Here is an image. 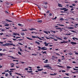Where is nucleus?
<instances>
[{
	"label": "nucleus",
	"mask_w": 78,
	"mask_h": 78,
	"mask_svg": "<svg viewBox=\"0 0 78 78\" xmlns=\"http://www.w3.org/2000/svg\"><path fill=\"white\" fill-rule=\"evenodd\" d=\"M70 44H72V45H75V44H76V43L74 42H70Z\"/></svg>",
	"instance_id": "obj_1"
},
{
	"label": "nucleus",
	"mask_w": 78,
	"mask_h": 78,
	"mask_svg": "<svg viewBox=\"0 0 78 78\" xmlns=\"http://www.w3.org/2000/svg\"><path fill=\"white\" fill-rule=\"evenodd\" d=\"M2 46L3 47H5V46H8V44L6 43L5 44H3Z\"/></svg>",
	"instance_id": "obj_2"
},
{
	"label": "nucleus",
	"mask_w": 78,
	"mask_h": 78,
	"mask_svg": "<svg viewBox=\"0 0 78 78\" xmlns=\"http://www.w3.org/2000/svg\"><path fill=\"white\" fill-rule=\"evenodd\" d=\"M72 39L74 41H76V40H78V38L75 37H73Z\"/></svg>",
	"instance_id": "obj_3"
},
{
	"label": "nucleus",
	"mask_w": 78,
	"mask_h": 78,
	"mask_svg": "<svg viewBox=\"0 0 78 78\" xmlns=\"http://www.w3.org/2000/svg\"><path fill=\"white\" fill-rule=\"evenodd\" d=\"M41 50H47V48H45L44 47H43L41 48Z\"/></svg>",
	"instance_id": "obj_4"
},
{
	"label": "nucleus",
	"mask_w": 78,
	"mask_h": 78,
	"mask_svg": "<svg viewBox=\"0 0 78 78\" xmlns=\"http://www.w3.org/2000/svg\"><path fill=\"white\" fill-rule=\"evenodd\" d=\"M58 6H59V7H62V6L60 3H58Z\"/></svg>",
	"instance_id": "obj_5"
},
{
	"label": "nucleus",
	"mask_w": 78,
	"mask_h": 78,
	"mask_svg": "<svg viewBox=\"0 0 78 78\" xmlns=\"http://www.w3.org/2000/svg\"><path fill=\"white\" fill-rule=\"evenodd\" d=\"M37 22L39 23H41V22H42V20H39L37 21Z\"/></svg>",
	"instance_id": "obj_6"
},
{
	"label": "nucleus",
	"mask_w": 78,
	"mask_h": 78,
	"mask_svg": "<svg viewBox=\"0 0 78 78\" xmlns=\"http://www.w3.org/2000/svg\"><path fill=\"white\" fill-rule=\"evenodd\" d=\"M8 46H10V45H12L13 44L12 43H8Z\"/></svg>",
	"instance_id": "obj_7"
},
{
	"label": "nucleus",
	"mask_w": 78,
	"mask_h": 78,
	"mask_svg": "<svg viewBox=\"0 0 78 78\" xmlns=\"http://www.w3.org/2000/svg\"><path fill=\"white\" fill-rule=\"evenodd\" d=\"M35 42V43H36V44H38V45H40V43H39V42L36 41Z\"/></svg>",
	"instance_id": "obj_8"
},
{
	"label": "nucleus",
	"mask_w": 78,
	"mask_h": 78,
	"mask_svg": "<svg viewBox=\"0 0 78 78\" xmlns=\"http://www.w3.org/2000/svg\"><path fill=\"white\" fill-rule=\"evenodd\" d=\"M47 62H48V60L46 59L45 61L44 62V63H47Z\"/></svg>",
	"instance_id": "obj_9"
},
{
	"label": "nucleus",
	"mask_w": 78,
	"mask_h": 78,
	"mask_svg": "<svg viewBox=\"0 0 78 78\" xmlns=\"http://www.w3.org/2000/svg\"><path fill=\"white\" fill-rule=\"evenodd\" d=\"M6 27H8L9 25V24L6 23L5 25H4Z\"/></svg>",
	"instance_id": "obj_10"
},
{
	"label": "nucleus",
	"mask_w": 78,
	"mask_h": 78,
	"mask_svg": "<svg viewBox=\"0 0 78 78\" xmlns=\"http://www.w3.org/2000/svg\"><path fill=\"white\" fill-rule=\"evenodd\" d=\"M42 70H43V69H37L38 71H42Z\"/></svg>",
	"instance_id": "obj_11"
},
{
	"label": "nucleus",
	"mask_w": 78,
	"mask_h": 78,
	"mask_svg": "<svg viewBox=\"0 0 78 78\" xmlns=\"http://www.w3.org/2000/svg\"><path fill=\"white\" fill-rule=\"evenodd\" d=\"M9 75V74L8 73H7L5 74V76H6V77H8V76Z\"/></svg>",
	"instance_id": "obj_12"
},
{
	"label": "nucleus",
	"mask_w": 78,
	"mask_h": 78,
	"mask_svg": "<svg viewBox=\"0 0 78 78\" xmlns=\"http://www.w3.org/2000/svg\"><path fill=\"white\" fill-rule=\"evenodd\" d=\"M56 38L57 39H59V40H61L62 41V40L61 38L59 37H57Z\"/></svg>",
	"instance_id": "obj_13"
},
{
	"label": "nucleus",
	"mask_w": 78,
	"mask_h": 78,
	"mask_svg": "<svg viewBox=\"0 0 78 78\" xmlns=\"http://www.w3.org/2000/svg\"><path fill=\"white\" fill-rule=\"evenodd\" d=\"M26 38L27 39H29V40H33V39H32L31 38H30L28 37H26Z\"/></svg>",
	"instance_id": "obj_14"
},
{
	"label": "nucleus",
	"mask_w": 78,
	"mask_h": 78,
	"mask_svg": "<svg viewBox=\"0 0 78 78\" xmlns=\"http://www.w3.org/2000/svg\"><path fill=\"white\" fill-rule=\"evenodd\" d=\"M67 69H71L72 68V67L70 66H67Z\"/></svg>",
	"instance_id": "obj_15"
},
{
	"label": "nucleus",
	"mask_w": 78,
	"mask_h": 78,
	"mask_svg": "<svg viewBox=\"0 0 78 78\" xmlns=\"http://www.w3.org/2000/svg\"><path fill=\"white\" fill-rule=\"evenodd\" d=\"M67 28L68 29H73V27H68Z\"/></svg>",
	"instance_id": "obj_16"
},
{
	"label": "nucleus",
	"mask_w": 78,
	"mask_h": 78,
	"mask_svg": "<svg viewBox=\"0 0 78 78\" xmlns=\"http://www.w3.org/2000/svg\"><path fill=\"white\" fill-rule=\"evenodd\" d=\"M7 20V21H8L9 22H12V21H11L10 20Z\"/></svg>",
	"instance_id": "obj_17"
},
{
	"label": "nucleus",
	"mask_w": 78,
	"mask_h": 78,
	"mask_svg": "<svg viewBox=\"0 0 78 78\" xmlns=\"http://www.w3.org/2000/svg\"><path fill=\"white\" fill-rule=\"evenodd\" d=\"M21 34L22 36H24V35H25V34H24V33H21Z\"/></svg>",
	"instance_id": "obj_18"
},
{
	"label": "nucleus",
	"mask_w": 78,
	"mask_h": 78,
	"mask_svg": "<svg viewBox=\"0 0 78 78\" xmlns=\"http://www.w3.org/2000/svg\"><path fill=\"white\" fill-rule=\"evenodd\" d=\"M13 33V35H15V36H16V35L17 34L16 33Z\"/></svg>",
	"instance_id": "obj_19"
},
{
	"label": "nucleus",
	"mask_w": 78,
	"mask_h": 78,
	"mask_svg": "<svg viewBox=\"0 0 78 78\" xmlns=\"http://www.w3.org/2000/svg\"><path fill=\"white\" fill-rule=\"evenodd\" d=\"M60 20H64V19L63 18H60Z\"/></svg>",
	"instance_id": "obj_20"
},
{
	"label": "nucleus",
	"mask_w": 78,
	"mask_h": 78,
	"mask_svg": "<svg viewBox=\"0 0 78 78\" xmlns=\"http://www.w3.org/2000/svg\"><path fill=\"white\" fill-rule=\"evenodd\" d=\"M43 32H44V33H46V34H48V32H47L46 31H44Z\"/></svg>",
	"instance_id": "obj_21"
},
{
	"label": "nucleus",
	"mask_w": 78,
	"mask_h": 78,
	"mask_svg": "<svg viewBox=\"0 0 78 78\" xmlns=\"http://www.w3.org/2000/svg\"><path fill=\"white\" fill-rule=\"evenodd\" d=\"M72 73H78V72H72V71H71Z\"/></svg>",
	"instance_id": "obj_22"
},
{
	"label": "nucleus",
	"mask_w": 78,
	"mask_h": 78,
	"mask_svg": "<svg viewBox=\"0 0 78 78\" xmlns=\"http://www.w3.org/2000/svg\"><path fill=\"white\" fill-rule=\"evenodd\" d=\"M44 67H49L50 68H51V66H44Z\"/></svg>",
	"instance_id": "obj_23"
},
{
	"label": "nucleus",
	"mask_w": 78,
	"mask_h": 78,
	"mask_svg": "<svg viewBox=\"0 0 78 78\" xmlns=\"http://www.w3.org/2000/svg\"><path fill=\"white\" fill-rule=\"evenodd\" d=\"M18 53L19 55H22V54H21V53H20V51H19L18 52Z\"/></svg>",
	"instance_id": "obj_24"
},
{
	"label": "nucleus",
	"mask_w": 78,
	"mask_h": 78,
	"mask_svg": "<svg viewBox=\"0 0 78 78\" xmlns=\"http://www.w3.org/2000/svg\"><path fill=\"white\" fill-rule=\"evenodd\" d=\"M6 36H7V37H10V36H11V35L10 34L6 35Z\"/></svg>",
	"instance_id": "obj_25"
},
{
	"label": "nucleus",
	"mask_w": 78,
	"mask_h": 78,
	"mask_svg": "<svg viewBox=\"0 0 78 78\" xmlns=\"http://www.w3.org/2000/svg\"><path fill=\"white\" fill-rule=\"evenodd\" d=\"M36 30V29H33V28H32V29H30V30Z\"/></svg>",
	"instance_id": "obj_26"
},
{
	"label": "nucleus",
	"mask_w": 78,
	"mask_h": 78,
	"mask_svg": "<svg viewBox=\"0 0 78 78\" xmlns=\"http://www.w3.org/2000/svg\"><path fill=\"white\" fill-rule=\"evenodd\" d=\"M45 37H46V38L47 39H50V38H49L48 37H47L46 36H45Z\"/></svg>",
	"instance_id": "obj_27"
},
{
	"label": "nucleus",
	"mask_w": 78,
	"mask_h": 78,
	"mask_svg": "<svg viewBox=\"0 0 78 78\" xmlns=\"http://www.w3.org/2000/svg\"><path fill=\"white\" fill-rule=\"evenodd\" d=\"M27 72H28V73H33V71H27Z\"/></svg>",
	"instance_id": "obj_28"
},
{
	"label": "nucleus",
	"mask_w": 78,
	"mask_h": 78,
	"mask_svg": "<svg viewBox=\"0 0 78 78\" xmlns=\"http://www.w3.org/2000/svg\"><path fill=\"white\" fill-rule=\"evenodd\" d=\"M68 39V37H65L63 39Z\"/></svg>",
	"instance_id": "obj_29"
},
{
	"label": "nucleus",
	"mask_w": 78,
	"mask_h": 78,
	"mask_svg": "<svg viewBox=\"0 0 78 78\" xmlns=\"http://www.w3.org/2000/svg\"><path fill=\"white\" fill-rule=\"evenodd\" d=\"M32 37L33 38H37V37L36 36H32Z\"/></svg>",
	"instance_id": "obj_30"
},
{
	"label": "nucleus",
	"mask_w": 78,
	"mask_h": 78,
	"mask_svg": "<svg viewBox=\"0 0 78 78\" xmlns=\"http://www.w3.org/2000/svg\"><path fill=\"white\" fill-rule=\"evenodd\" d=\"M67 11H68V9H67L66 8L64 10V12Z\"/></svg>",
	"instance_id": "obj_31"
},
{
	"label": "nucleus",
	"mask_w": 78,
	"mask_h": 78,
	"mask_svg": "<svg viewBox=\"0 0 78 78\" xmlns=\"http://www.w3.org/2000/svg\"><path fill=\"white\" fill-rule=\"evenodd\" d=\"M1 31H5V30L4 29H2Z\"/></svg>",
	"instance_id": "obj_32"
},
{
	"label": "nucleus",
	"mask_w": 78,
	"mask_h": 78,
	"mask_svg": "<svg viewBox=\"0 0 78 78\" xmlns=\"http://www.w3.org/2000/svg\"><path fill=\"white\" fill-rule=\"evenodd\" d=\"M65 74L66 75H67V76H69V73H65Z\"/></svg>",
	"instance_id": "obj_33"
},
{
	"label": "nucleus",
	"mask_w": 78,
	"mask_h": 78,
	"mask_svg": "<svg viewBox=\"0 0 78 78\" xmlns=\"http://www.w3.org/2000/svg\"><path fill=\"white\" fill-rule=\"evenodd\" d=\"M63 43H64V41L61 42V43H59V44H63Z\"/></svg>",
	"instance_id": "obj_34"
},
{
	"label": "nucleus",
	"mask_w": 78,
	"mask_h": 78,
	"mask_svg": "<svg viewBox=\"0 0 78 78\" xmlns=\"http://www.w3.org/2000/svg\"><path fill=\"white\" fill-rule=\"evenodd\" d=\"M66 8H63V9H61V10H64V9H66Z\"/></svg>",
	"instance_id": "obj_35"
},
{
	"label": "nucleus",
	"mask_w": 78,
	"mask_h": 78,
	"mask_svg": "<svg viewBox=\"0 0 78 78\" xmlns=\"http://www.w3.org/2000/svg\"><path fill=\"white\" fill-rule=\"evenodd\" d=\"M48 44H49V43H48V44H45V46H48Z\"/></svg>",
	"instance_id": "obj_36"
},
{
	"label": "nucleus",
	"mask_w": 78,
	"mask_h": 78,
	"mask_svg": "<svg viewBox=\"0 0 78 78\" xmlns=\"http://www.w3.org/2000/svg\"><path fill=\"white\" fill-rule=\"evenodd\" d=\"M71 32H73V33H76V32L74 30H71Z\"/></svg>",
	"instance_id": "obj_37"
},
{
	"label": "nucleus",
	"mask_w": 78,
	"mask_h": 78,
	"mask_svg": "<svg viewBox=\"0 0 78 78\" xmlns=\"http://www.w3.org/2000/svg\"><path fill=\"white\" fill-rule=\"evenodd\" d=\"M57 18V17L56 16L52 20H54V19H56Z\"/></svg>",
	"instance_id": "obj_38"
},
{
	"label": "nucleus",
	"mask_w": 78,
	"mask_h": 78,
	"mask_svg": "<svg viewBox=\"0 0 78 78\" xmlns=\"http://www.w3.org/2000/svg\"><path fill=\"white\" fill-rule=\"evenodd\" d=\"M9 72V70L8 69L7 71L5 70V72Z\"/></svg>",
	"instance_id": "obj_39"
},
{
	"label": "nucleus",
	"mask_w": 78,
	"mask_h": 78,
	"mask_svg": "<svg viewBox=\"0 0 78 78\" xmlns=\"http://www.w3.org/2000/svg\"><path fill=\"white\" fill-rule=\"evenodd\" d=\"M55 54H56V55H58V56H59L60 55H59V54L56 53H55Z\"/></svg>",
	"instance_id": "obj_40"
},
{
	"label": "nucleus",
	"mask_w": 78,
	"mask_h": 78,
	"mask_svg": "<svg viewBox=\"0 0 78 78\" xmlns=\"http://www.w3.org/2000/svg\"><path fill=\"white\" fill-rule=\"evenodd\" d=\"M20 51H21L22 52L23 51L22 50L21 48L20 49Z\"/></svg>",
	"instance_id": "obj_41"
},
{
	"label": "nucleus",
	"mask_w": 78,
	"mask_h": 78,
	"mask_svg": "<svg viewBox=\"0 0 78 78\" xmlns=\"http://www.w3.org/2000/svg\"><path fill=\"white\" fill-rule=\"evenodd\" d=\"M3 55H4L2 53H0V56H3Z\"/></svg>",
	"instance_id": "obj_42"
},
{
	"label": "nucleus",
	"mask_w": 78,
	"mask_h": 78,
	"mask_svg": "<svg viewBox=\"0 0 78 78\" xmlns=\"http://www.w3.org/2000/svg\"><path fill=\"white\" fill-rule=\"evenodd\" d=\"M15 70V69H10V70Z\"/></svg>",
	"instance_id": "obj_43"
},
{
	"label": "nucleus",
	"mask_w": 78,
	"mask_h": 78,
	"mask_svg": "<svg viewBox=\"0 0 78 78\" xmlns=\"http://www.w3.org/2000/svg\"><path fill=\"white\" fill-rule=\"evenodd\" d=\"M18 44H19L20 45H23V44L20 43H18Z\"/></svg>",
	"instance_id": "obj_44"
},
{
	"label": "nucleus",
	"mask_w": 78,
	"mask_h": 78,
	"mask_svg": "<svg viewBox=\"0 0 78 78\" xmlns=\"http://www.w3.org/2000/svg\"><path fill=\"white\" fill-rule=\"evenodd\" d=\"M60 31H62V30H64V28H61V29H60Z\"/></svg>",
	"instance_id": "obj_45"
},
{
	"label": "nucleus",
	"mask_w": 78,
	"mask_h": 78,
	"mask_svg": "<svg viewBox=\"0 0 78 78\" xmlns=\"http://www.w3.org/2000/svg\"><path fill=\"white\" fill-rule=\"evenodd\" d=\"M72 63H73V64H76V62H75V61L73 62Z\"/></svg>",
	"instance_id": "obj_46"
},
{
	"label": "nucleus",
	"mask_w": 78,
	"mask_h": 78,
	"mask_svg": "<svg viewBox=\"0 0 78 78\" xmlns=\"http://www.w3.org/2000/svg\"><path fill=\"white\" fill-rule=\"evenodd\" d=\"M50 12V11H47L46 12L47 13H49Z\"/></svg>",
	"instance_id": "obj_47"
},
{
	"label": "nucleus",
	"mask_w": 78,
	"mask_h": 78,
	"mask_svg": "<svg viewBox=\"0 0 78 78\" xmlns=\"http://www.w3.org/2000/svg\"><path fill=\"white\" fill-rule=\"evenodd\" d=\"M51 31L52 32H53V33H56V32L55 31Z\"/></svg>",
	"instance_id": "obj_48"
},
{
	"label": "nucleus",
	"mask_w": 78,
	"mask_h": 78,
	"mask_svg": "<svg viewBox=\"0 0 78 78\" xmlns=\"http://www.w3.org/2000/svg\"><path fill=\"white\" fill-rule=\"evenodd\" d=\"M62 72H66V70H62Z\"/></svg>",
	"instance_id": "obj_49"
},
{
	"label": "nucleus",
	"mask_w": 78,
	"mask_h": 78,
	"mask_svg": "<svg viewBox=\"0 0 78 78\" xmlns=\"http://www.w3.org/2000/svg\"><path fill=\"white\" fill-rule=\"evenodd\" d=\"M56 29H58V30H59L60 29H61V28H56Z\"/></svg>",
	"instance_id": "obj_50"
},
{
	"label": "nucleus",
	"mask_w": 78,
	"mask_h": 78,
	"mask_svg": "<svg viewBox=\"0 0 78 78\" xmlns=\"http://www.w3.org/2000/svg\"><path fill=\"white\" fill-rule=\"evenodd\" d=\"M69 7H70V8H73V7L71 5Z\"/></svg>",
	"instance_id": "obj_51"
},
{
	"label": "nucleus",
	"mask_w": 78,
	"mask_h": 78,
	"mask_svg": "<svg viewBox=\"0 0 78 78\" xmlns=\"http://www.w3.org/2000/svg\"><path fill=\"white\" fill-rule=\"evenodd\" d=\"M58 67H62V66H60L59 65H58Z\"/></svg>",
	"instance_id": "obj_52"
},
{
	"label": "nucleus",
	"mask_w": 78,
	"mask_h": 78,
	"mask_svg": "<svg viewBox=\"0 0 78 78\" xmlns=\"http://www.w3.org/2000/svg\"><path fill=\"white\" fill-rule=\"evenodd\" d=\"M75 4H73L72 5V6H75Z\"/></svg>",
	"instance_id": "obj_53"
},
{
	"label": "nucleus",
	"mask_w": 78,
	"mask_h": 78,
	"mask_svg": "<svg viewBox=\"0 0 78 78\" xmlns=\"http://www.w3.org/2000/svg\"><path fill=\"white\" fill-rule=\"evenodd\" d=\"M70 12H72V13H73H73H74V11H70Z\"/></svg>",
	"instance_id": "obj_54"
},
{
	"label": "nucleus",
	"mask_w": 78,
	"mask_h": 78,
	"mask_svg": "<svg viewBox=\"0 0 78 78\" xmlns=\"http://www.w3.org/2000/svg\"><path fill=\"white\" fill-rule=\"evenodd\" d=\"M68 55H73L72 53H68Z\"/></svg>",
	"instance_id": "obj_55"
},
{
	"label": "nucleus",
	"mask_w": 78,
	"mask_h": 78,
	"mask_svg": "<svg viewBox=\"0 0 78 78\" xmlns=\"http://www.w3.org/2000/svg\"><path fill=\"white\" fill-rule=\"evenodd\" d=\"M37 69H40V67L39 66H37Z\"/></svg>",
	"instance_id": "obj_56"
},
{
	"label": "nucleus",
	"mask_w": 78,
	"mask_h": 78,
	"mask_svg": "<svg viewBox=\"0 0 78 78\" xmlns=\"http://www.w3.org/2000/svg\"><path fill=\"white\" fill-rule=\"evenodd\" d=\"M25 70H28V68H26L25 69Z\"/></svg>",
	"instance_id": "obj_57"
},
{
	"label": "nucleus",
	"mask_w": 78,
	"mask_h": 78,
	"mask_svg": "<svg viewBox=\"0 0 78 78\" xmlns=\"http://www.w3.org/2000/svg\"><path fill=\"white\" fill-rule=\"evenodd\" d=\"M58 61L59 62H61V60H60V59H59L58 60Z\"/></svg>",
	"instance_id": "obj_58"
},
{
	"label": "nucleus",
	"mask_w": 78,
	"mask_h": 78,
	"mask_svg": "<svg viewBox=\"0 0 78 78\" xmlns=\"http://www.w3.org/2000/svg\"><path fill=\"white\" fill-rule=\"evenodd\" d=\"M56 74H57V73L56 74L55 73H54V74H53V75H54V76L56 75Z\"/></svg>",
	"instance_id": "obj_59"
},
{
	"label": "nucleus",
	"mask_w": 78,
	"mask_h": 78,
	"mask_svg": "<svg viewBox=\"0 0 78 78\" xmlns=\"http://www.w3.org/2000/svg\"><path fill=\"white\" fill-rule=\"evenodd\" d=\"M43 54H44V53H46V51H44V52H43Z\"/></svg>",
	"instance_id": "obj_60"
},
{
	"label": "nucleus",
	"mask_w": 78,
	"mask_h": 78,
	"mask_svg": "<svg viewBox=\"0 0 78 78\" xmlns=\"http://www.w3.org/2000/svg\"><path fill=\"white\" fill-rule=\"evenodd\" d=\"M51 15H52V14H51V13H50L49 14V15L50 16H51Z\"/></svg>",
	"instance_id": "obj_61"
},
{
	"label": "nucleus",
	"mask_w": 78,
	"mask_h": 78,
	"mask_svg": "<svg viewBox=\"0 0 78 78\" xmlns=\"http://www.w3.org/2000/svg\"><path fill=\"white\" fill-rule=\"evenodd\" d=\"M38 48L39 49H40V48H41L40 47V46H38Z\"/></svg>",
	"instance_id": "obj_62"
},
{
	"label": "nucleus",
	"mask_w": 78,
	"mask_h": 78,
	"mask_svg": "<svg viewBox=\"0 0 78 78\" xmlns=\"http://www.w3.org/2000/svg\"><path fill=\"white\" fill-rule=\"evenodd\" d=\"M44 43L45 45V44H46L47 42H45Z\"/></svg>",
	"instance_id": "obj_63"
},
{
	"label": "nucleus",
	"mask_w": 78,
	"mask_h": 78,
	"mask_svg": "<svg viewBox=\"0 0 78 78\" xmlns=\"http://www.w3.org/2000/svg\"><path fill=\"white\" fill-rule=\"evenodd\" d=\"M63 78H69V77H63Z\"/></svg>",
	"instance_id": "obj_64"
}]
</instances>
